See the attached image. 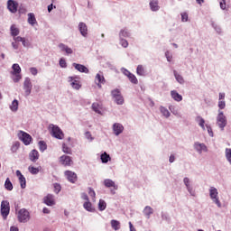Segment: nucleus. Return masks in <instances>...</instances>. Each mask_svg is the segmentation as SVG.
Segmentation results:
<instances>
[{"instance_id": "nucleus-45", "label": "nucleus", "mask_w": 231, "mask_h": 231, "mask_svg": "<svg viewBox=\"0 0 231 231\" xmlns=\"http://www.w3.org/2000/svg\"><path fill=\"white\" fill-rule=\"evenodd\" d=\"M197 120H199V125H200L202 129H205V119L201 116H198Z\"/></svg>"}, {"instance_id": "nucleus-14", "label": "nucleus", "mask_w": 231, "mask_h": 231, "mask_svg": "<svg viewBox=\"0 0 231 231\" xmlns=\"http://www.w3.org/2000/svg\"><path fill=\"white\" fill-rule=\"evenodd\" d=\"M96 84L98 86V88H102V84H106V79L104 78V75L100 73L96 75Z\"/></svg>"}, {"instance_id": "nucleus-20", "label": "nucleus", "mask_w": 231, "mask_h": 231, "mask_svg": "<svg viewBox=\"0 0 231 231\" xmlns=\"http://www.w3.org/2000/svg\"><path fill=\"white\" fill-rule=\"evenodd\" d=\"M28 23L31 24V26H35L37 24V19L35 18V14L33 13H29L28 14Z\"/></svg>"}, {"instance_id": "nucleus-26", "label": "nucleus", "mask_w": 231, "mask_h": 231, "mask_svg": "<svg viewBox=\"0 0 231 231\" xmlns=\"http://www.w3.org/2000/svg\"><path fill=\"white\" fill-rule=\"evenodd\" d=\"M136 73L139 77H145V68L143 65H138L136 69Z\"/></svg>"}, {"instance_id": "nucleus-46", "label": "nucleus", "mask_w": 231, "mask_h": 231, "mask_svg": "<svg viewBox=\"0 0 231 231\" xmlns=\"http://www.w3.org/2000/svg\"><path fill=\"white\" fill-rule=\"evenodd\" d=\"M92 109L95 113L100 114V106L97 103L92 104Z\"/></svg>"}, {"instance_id": "nucleus-61", "label": "nucleus", "mask_w": 231, "mask_h": 231, "mask_svg": "<svg viewBox=\"0 0 231 231\" xmlns=\"http://www.w3.org/2000/svg\"><path fill=\"white\" fill-rule=\"evenodd\" d=\"M12 46L14 50H19V43H17V42H12Z\"/></svg>"}, {"instance_id": "nucleus-44", "label": "nucleus", "mask_w": 231, "mask_h": 231, "mask_svg": "<svg viewBox=\"0 0 231 231\" xmlns=\"http://www.w3.org/2000/svg\"><path fill=\"white\" fill-rule=\"evenodd\" d=\"M226 158L227 162H229V163L231 165V149L230 148H226Z\"/></svg>"}, {"instance_id": "nucleus-13", "label": "nucleus", "mask_w": 231, "mask_h": 231, "mask_svg": "<svg viewBox=\"0 0 231 231\" xmlns=\"http://www.w3.org/2000/svg\"><path fill=\"white\" fill-rule=\"evenodd\" d=\"M73 67L79 71V73H89V69L82 64L73 63Z\"/></svg>"}, {"instance_id": "nucleus-57", "label": "nucleus", "mask_w": 231, "mask_h": 231, "mask_svg": "<svg viewBox=\"0 0 231 231\" xmlns=\"http://www.w3.org/2000/svg\"><path fill=\"white\" fill-rule=\"evenodd\" d=\"M81 199L85 201H89V197H88V194L86 193H81Z\"/></svg>"}, {"instance_id": "nucleus-1", "label": "nucleus", "mask_w": 231, "mask_h": 231, "mask_svg": "<svg viewBox=\"0 0 231 231\" xmlns=\"http://www.w3.org/2000/svg\"><path fill=\"white\" fill-rule=\"evenodd\" d=\"M50 129H51V134L54 138H57V140H64V132L55 125H50Z\"/></svg>"}, {"instance_id": "nucleus-21", "label": "nucleus", "mask_w": 231, "mask_h": 231, "mask_svg": "<svg viewBox=\"0 0 231 231\" xmlns=\"http://www.w3.org/2000/svg\"><path fill=\"white\" fill-rule=\"evenodd\" d=\"M143 214L146 216L147 219H151L152 214H154V209L151 206H146L143 209Z\"/></svg>"}, {"instance_id": "nucleus-17", "label": "nucleus", "mask_w": 231, "mask_h": 231, "mask_svg": "<svg viewBox=\"0 0 231 231\" xmlns=\"http://www.w3.org/2000/svg\"><path fill=\"white\" fill-rule=\"evenodd\" d=\"M194 148H195L196 151H198V152H199V153L203 152V151H204L205 152H207V151H208L207 145H205V143H195Z\"/></svg>"}, {"instance_id": "nucleus-51", "label": "nucleus", "mask_w": 231, "mask_h": 231, "mask_svg": "<svg viewBox=\"0 0 231 231\" xmlns=\"http://www.w3.org/2000/svg\"><path fill=\"white\" fill-rule=\"evenodd\" d=\"M60 68H67L68 67V64L66 63V60H64V58H61L60 60Z\"/></svg>"}, {"instance_id": "nucleus-22", "label": "nucleus", "mask_w": 231, "mask_h": 231, "mask_svg": "<svg viewBox=\"0 0 231 231\" xmlns=\"http://www.w3.org/2000/svg\"><path fill=\"white\" fill-rule=\"evenodd\" d=\"M150 8L152 12H158L160 10V5H158V0L150 1Z\"/></svg>"}, {"instance_id": "nucleus-16", "label": "nucleus", "mask_w": 231, "mask_h": 231, "mask_svg": "<svg viewBox=\"0 0 231 231\" xmlns=\"http://www.w3.org/2000/svg\"><path fill=\"white\" fill-rule=\"evenodd\" d=\"M69 82L70 83V86L73 88V89H80V88H82V85H80V81L79 80H74L73 81V77H69Z\"/></svg>"}, {"instance_id": "nucleus-3", "label": "nucleus", "mask_w": 231, "mask_h": 231, "mask_svg": "<svg viewBox=\"0 0 231 231\" xmlns=\"http://www.w3.org/2000/svg\"><path fill=\"white\" fill-rule=\"evenodd\" d=\"M217 124L222 131L226 127V116H225V114L221 110L218 111V115L217 116Z\"/></svg>"}, {"instance_id": "nucleus-32", "label": "nucleus", "mask_w": 231, "mask_h": 231, "mask_svg": "<svg viewBox=\"0 0 231 231\" xmlns=\"http://www.w3.org/2000/svg\"><path fill=\"white\" fill-rule=\"evenodd\" d=\"M11 111H17L19 109V101L17 99H14L11 106H10Z\"/></svg>"}, {"instance_id": "nucleus-31", "label": "nucleus", "mask_w": 231, "mask_h": 231, "mask_svg": "<svg viewBox=\"0 0 231 231\" xmlns=\"http://www.w3.org/2000/svg\"><path fill=\"white\" fill-rule=\"evenodd\" d=\"M19 182L22 189H26V178L23 174L19 175Z\"/></svg>"}, {"instance_id": "nucleus-7", "label": "nucleus", "mask_w": 231, "mask_h": 231, "mask_svg": "<svg viewBox=\"0 0 231 231\" xmlns=\"http://www.w3.org/2000/svg\"><path fill=\"white\" fill-rule=\"evenodd\" d=\"M104 185L107 189L113 187L114 189H111V194H116V190H118V185L115 183L112 180L106 179L104 180Z\"/></svg>"}, {"instance_id": "nucleus-33", "label": "nucleus", "mask_w": 231, "mask_h": 231, "mask_svg": "<svg viewBox=\"0 0 231 231\" xmlns=\"http://www.w3.org/2000/svg\"><path fill=\"white\" fill-rule=\"evenodd\" d=\"M5 187L6 190H13L14 189V185L12 184V181H10V179H6Z\"/></svg>"}, {"instance_id": "nucleus-25", "label": "nucleus", "mask_w": 231, "mask_h": 231, "mask_svg": "<svg viewBox=\"0 0 231 231\" xmlns=\"http://www.w3.org/2000/svg\"><path fill=\"white\" fill-rule=\"evenodd\" d=\"M100 159L102 163H107V162H111V156L106 152L101 154Z\"/></svg>"}, {"instance_id": "nucleus-6", "label": "nucleus", "mask_w": 231, "mask_h": 231, "mask_svg": "<svg viewBox=\"0 0 231 231\" xmlns=\"http://www.w3.org/2000/svg\"><path fill=\"white\" fill-rule=\"evenodd\" d=\"M18 138L24 143L25 145H30L32 143V135L26 132L20 131L18 133Z\"/></svg>"}, {"instance_id": "nucleus-42", "label": "nucleus", "mask_w": 231, "mask_h": 231, "mask_svg": "<svg viewBox=\"0 0 231 231\" xmlns=\"http://www.w3.org/2000/svg\"><path fill=\"white\" fill-rule=\"evenodd\" d=\"M161 113L165 116L166 118H169L171 116V112L165 107H161Z\"/></svg>"}, {"instance_id": "nucleus-30", "label": "nucleus", "mask_w": 231, "mask_h": 231, "mask_svg": "<svg viewBox=\"0 0 231 231\" xmlns=\"http://www.w3.org/2000/svg\"><path fill=\"white\" fill-rule=\"evenodd\" d=\"M10 30L12 37H17L19 35V29L15 27V24L11 25Z\"/></svg>"}, {"instance_id": "nucleus-11", "label": "nucleus", "mask_w": 231, "mask_h": 231, "mask_svg": "<svg viewBox=\"0 0 231 231\" xmlns=\"http://www.w3.org/2000/svg\"><path fill=\"white\" fill-rule=\"evenodd\" d=\"M43 203H45V205L48 207H53V205H55V197L51 194H48L46 197H44Z\"/></svg>"}, {"instance_id": "nucleus-62", "label": "nucleus", "mask_w": 231, "mask_h": 231, "mask_svg": "<svg viewBox=\"0 0 231 231\" xmlns=\"http://www.w3.org/2000/svg\"><path fill=\"white\" fill-rule=\"evenodd\" d=\"M175 160H176V157L174 156V154H171L170 156L169 162H170V163H174Z\"/></svg>"}, {"instance_id": "nucleus-47", "label": "nucleus", "mask_w": 231, "mask_h": 231, "mask_svg": "<svg viewBox=\"0 0 231 231\" xmlns=\"http://www.w3.org/2000/svg\"><path fill=\"white\" fill-rule=\"evenodd\" d=\"M88 196H90V198H92V199L95 200L97 193H95V190H93V189L88 188Z\"/></svg>"}, {"instance_id": "nucleus-27", "label": "nucleus", "mask_w": 231, "mask_h": 231, "mask_svg": "<svg viewBox=\"0 0 231 231\" xmlns=\"http://www.w3.org/2000/svg\"><path fill=\"white\" fill-rule=\"evenodd\" d=\"M12 68H13L12 75L21 74V66H19V64L17 63L13 64Z\"/></svg>"}, {"instance_id": "nucleus-54", "label": "nucleus", "mask_w": 231, "mask_h": 231, "mask_svg": "<svg viewBox=\"0 0 231 231\" xmlns=\"http://www.w3.org/2000/svg\"><path fill=\"white\" fill-rule=\"evenodd\" d=\"M15 76V78H14V82H19V80H21V79H23V77H21V74H13Z\"/></svg>"}, {"instance_id": "nucleus-55", "label": "nucleus", "mask_w": 231, "mask_h": 231, "mask_svg": "<svg viewBox=\"0 0 231 231\" xmlns=\"http://www.w3.org/2000/svg\"><path fill=\"white\" fill-rule=\"evenodd\" d=\"M67 47H68V45H66L64 43H60L59 44V48L61 50V51H66Z\"/></svg>"}, {"instance_id": "nucleus-58", "label": "nucleus", "mask_w": 231, "mask_h": 231, "mask_svg": "<svg viewBox=\"0 0 231 231\" xmlns=\"http://www.w3.org/2000/svg\"><path fill=\"white\" fill-rule=\"evenodd\" d=\"M65 52L67 53V55H71V53H73V50L67 46L65 49Z\"/></svg>"}, {"instance_id": "nucleus-63", "label": "nucleus", "mask_w": 231, "mask_h": 231, "mask_svg": "<svg viewBox=\"0 0 231 231\" xmlns=\"http://www.w3.org/2000/svg\"><path fill=\"white\" fill-rule=\"evenodd\" d=\"M208 127V132L209 136H214V132H212V128L210 126H207Z\"/></svg>"}, {"instance_id": "nucleus-10", "label": "nucleus", "mask_w": 231, "mask_h": 231, "mask_svg": "<svg viewBox=\"0 0 231 231\" xmlns=\"http://www.w3.org/2000/svg\"><path fill=\"white\" fill-rule=\"evenodd\" d=\"M18 6H19V4H17V2L14 1V0L7 1V8H8L9 12H11L12 14L17 13Z\"/></svg>"}, {"instance_id": "nucleus-15", "label": "nucleus", "mask_w": 231, "mask_h": 231, "mask_svg": "<svg viewBox=\"0 0 231 231\" xmlns=\"http://www.w3.org/2000/svg\"><path fill=\"white\" fill-rule=\"evenodd\" d=\"M79 30L83 37H87L88 35V25L85 23H79Z\"/></svg>"}, {"instance_id": "nucleus-52", "label": "nucleus", "mask_w": 231, "mask_h": 231, "mask_svg": "<svg viewBox=\"0 0 231 231\" xmlns=\"http://www.w3.org/2000/svg\"><path fill=\"white\" fill-rule=\"evenodd\" d=\"M220 8H221V10H226V0H221Z\"/></svg>"}, {"instance_id": "nucleus-36", "label": "nucleus", "mask_w": 231, "mask_h": 231, "mask_svg": "<svg viewBox=\"0 0 231 231\" xmlns=\"http://www.w3.org/2000/svg\"><path fill=\"white\" fill-rule=\"evenodd\" d=\"M39 148L42 152H44V151H46V149H48V146L46 145V143L44 141H40Z\"/></svg>"}, {"instance_id": "nucleus-60", "label": "nucleus", "mask_w": 231, "mask_h": 231, "mask_svg": "<svg viewBox=\"0 0 231 231\" xmlns=\"http://www.w3.org/2000/svg\"><path fill=\"white\" fill-rule=\"evenodd\" d=\"M24 38L21 37V36H18V37H15L14 38V40L16 42H23V40Z\"/></svg>"}, {"instance_id": "nucleus-40", "label": "nucleus", "mask_w": 231, "mask_h": 231, "mask_svg": "<svg viewBox=\"0 0 231 231\" xmlns=\"http://www.w3.org/2000/svg\"><path fill=\"white\" fill-rule=\"evenodd\" d=\"M129 36H130V34H129L127 29H122L119 32L120 39H122V37H129Z\"/></svg>"}, {"instance_id": "nucleus-18", "label": "nucleus", "mask_w": 231, "mask_h": 231, "mask_svg": "<svg viewBox=\"0 0 231 231\" xmlns=\"http://www.w3.org/2000/svg\"><path fill=\"white\" fill-rule=\"evenodd\" d=\"M171 98L175 100V102H181V100H183V97L180 95V93H178V91L176 90H171Z\"/></svg>"}, {"instance_id": "nucleus-43", "label": "nucleus", "mask_w": 231, "mask_h": 231, "mask_svg": "<svg viewBox=\"0 0 231 231\" xmlns=\"http://www.w3.org/2000/svg\"><path fill=\"white\" fill-rule=\"evenodd\" d=\"M111 95H112L113 98H116V97L121 96L122 93L120 92V89L116 88V89L111 91Z\"/></svg>"}, {"instance_id": "nucleus-29", "label": "nucleus", "mask_w": 231, "mask_h": 231, "mask_svg": "<svg viewBox=\"0 0 231 231\" xmlns=\"http://www.w3.org/2000/svg\"><path fill=\"white\" fill-rule=\"evenodd\" d=\"M110 225L114 230H120V221L113 219Z\"/></svg>"}, {"instance_id": "nucleus-49", "label": "nucleus", "mask_w": 231, "mask_h": 231, "mask_svg": "<svg viewBox=\"0 0 231 231\" xmlns=\"http://www.w3.org/2000/svg\"><path fill=\"white\" fill-rule=\"evenodd\" d=\"M120 44L121 46H123V48H127V46H129V42H127V40L122 38L120 40Z\"/></svg>"}, {"instance_id": "nucleus-4", "label": "nucleus", "mask_w": 231, "mask_h": 231, "mask_svg": "<svg viewBox=\"0 0 231 231\" xmlns=\"http://www.w3.org/2000/svg\"><path fill=\"white\" fill-rule=\"evenodd\" d=\"M9 214H10V202H8V200H3L1 202V215L3 218L6 219Z\"/></svg>"}, {"instance_id": "nucleus-38", "label": "nucleus", "mask_w": 231, "mask_h": 231, "mask_svg": "<svg viewBox=\"0 0 231 231\" xmlns=\"http://www.w3.org/2000/svg\"><path fill=\"white\" fill-rule=\"evenodd\" d=\"M184 183H185L189 192L191 194V196H194V193H192V189H190V186H189L190 180H189V178H184Z\"/></svg>"}, {"instance_id": "nucleus-23", "label": "nucleus", "mask_w": 231, "mask_h": 231, "mask_svg": "<svg viewBox=\"0 0 231 231\" xmlns=\"http://www.w3.org/2000/svg\"><path fill=\"white\" fill-rule=\"evenodd\" d=\"M173 75H174L177 82H179V84H185V79H183V76L180 75L178 73V71L173 70Z\"/></svg>"}, {"instance_id": "nucleus-48", "label": "nucleus", "mask_w": 231, "mask_h": 231, "mask_svg": "<svg viewBox=\"0 0 231 231\" xmlns=\"http://www.w3.org/2000/svg\"><path fill=\"white\" fill-rule=\"evenodd\" d=\"M60 190H61L60 184L55 183V184H54V192H55L56 194H59V192H60Z\"/></svg>"}, {"instance_id": "nucleus-53", "label": "nucleus", "mask_w": 231, "mask_h": 231, "mask_svg": "<svg viewBox=\"0 0 231 231\" xmlns=\"http://www.w3.org/2000/svg\"><path fill=\"white\" fill-rule=\"evenodd\" d=\"M226 106V104L225 103V101H218V107L219 109H225V107Z\"/></svg>"}, {"instance_id": "nucleus-12", "label": "nucleus", "mask_w": 231, "mask_h": 231, "mask_svg": "<svg viewBox=\"0 0 231 231\" xmlns=\"http://www.w3.org/2000/svg\"><path fill=\"white\" fill-rule=\"evenodd\" d=\"M113 131L115 135L118 136V134H122V133H124V125L120 123H116L113 125Z\"/></svg>"}, {"instance_id": "nucleus-37", "label": "nucleus", "mask_w": 231, "mask_h": 231, "mask_svg": "<svg viewBox=\"0 0 231 231\" xmlns=\"http://www.w3.org/2000/svg\"><path fill=\"white\" fill-rule=\"evenodd\" d=\"M128 79L132 84H138V79L134 74H129Z\"/></svg>"}, {"instance_id": "nucleus-28", "label": "nucleus", "mask_w": 231, "mask_h": 231, "mask_svg": "<svg viewBox=\"0 0 231 231\" xmlns=\"http://www.w3.org/2000/svg\"><path fill=\"white\" fill-rule=\"evenodd\" d=\"M41 171H42V168L41 166L35 168L33 166H30L29 167V172H31V174H39V172H41Z\"/></svg>"}, {"instance_id": "nucleus-8", "label": "nucleus", "mask_w": 231, "mask_h": 231, "mask_svg": "<svg viewBox=\"0 0 231 231\" xmlns=\"http://www.w3.org/2000/svg\"><path fill=\"white\" fill-rule=\"evenodd\" d=\"M60 163L65 167L73 165V160L68 155H62L60 157Z\"/></svg>"}, {"instance_id": "nucleus-39", "label": "nucleus", "mask_w": 231, "mask_h": 231, "mask_svg": "<svg viewBox=\"0 0 231 231\" xmlns=\"http://www.w3.org/2000/svg\"><path fill=\"white\" fill-rule=\"evenodd\" d=\"M106 207H107V204L103 199H100L98 203L99 210L102 212L105 208H106Z\"/></svg>"}, {"instance_id": "nucleus-64", "label": "nucleus", "mask_w": 231, "mask_h": 231, "mask_svg": "<svg viewBox=\"0 0 231 231\" xmlns=\"http://www.w3.org/2000/svg\"><path fill=\"white\" fill-rule=\"evenodd\" d=\"M130 231H136V228L133 226V223L129 222Z\"/></svg>"}, {"instance_id": "nucleus-56", "label": "nucleus", "mask_w": 231, "mask_h": 231, "mask_svg": "<svg viewBox=\"0 0 231 231\" xmlns=\"http://www.w3.org/2000/svg\"><path fill=\"white\" fill-rule=\"evenodd\" d=\"M23 46H24V48H28L30 46V43L28 42V41H26V38H23V40L22 41Z\"/></svg>"}, {"instance_id": "nucleus-5", "label": "nucleus", "mask_w": 231, "mask_h": 231, "mask_svg": "<svg viewBox=\"0 0 231 231\" xmlns=\"http://www.w3.org/2000/svg\"><path fill=\"white\" fill-rule=\"evenodd\" d=\"M18 220L20 223H26L30 221V212L25 208L20 209L18 211Z\"/></svg>"}, {"instance_id": "nucleus-41", "label": "nucleus", "mask_w": 231, "mask_h": 231, "mask_svg": "<svg viewBox=\"0 0 231 231\" xmlns=\"http://www.w3.org/2000/svg\"><path fill=\"white\" fill-rule=\"evenodd\" d=\"M62 151L65 154H71V148H69L66 143L62 144Z\"/></svg>"}, {"instance_id": "nucleus-19", "label": "nucleus", "mask_w": 231, "mask_h": 231, "mask_svg": "<svg viewBox=\"0 0 231 231\" xmlns=\"http://www.w3.org/2000/svg\"><path fill=\"white\" fill-rule=\"evenodd\" d=\"M39 152L37 150H32L31 151V152L29 153V160H31V162H37V160H39Z\"/></svg>"}, {"instance_id": "nucleus-34", "label": "nucleus", "mask_w": 231, "mask_h": 231, "mask_svg": "<svg viewBox=\"0 0 231 231\" xmlns=\"http://www.w3.org/2000/svg\"><path fill=\"white\" fill-rule=\"evenodd\" d=\"M67 180L70 183H75L77 181V174H67Z\"/></svg>"}, {"instance_id": "nucleus-59", "label": "nucleus", "mask_w": 231, "mask_h": 231, "mask_svg": "<svg viewBox=\"0 0 231 231\" xmlns=\"http://www.w3.org/2000/svg\"><path fill=\"white\" fill-rule=\"evenodd\" d=\"M30 72L32 73V75H37L38 70H37L36 68L32 67V68L30 69Z\"/></svg>"}, {"instance_id": "nucleus-9", "label": "nucleus", "mask_w": 231, "mask_h": 231, "mask_svg": "<svg viewBox=\"0 0 231 231\" xmlns=\"http://www.w3.org/2000/svg\"><path fill=\"white\" fill-rule=\"evenodd\" d=\"M32 80H30L29 78H26L23 82V89L25 91V96L29 97V95L32 93Z\"/></svg>"}, {"instance_id": "nucleus-24", "label": "nucleus", "mask_w": 231, "mask_h": 231, "mask_svg": "<svg viewBox=\"0 0 231 231\" xmlns=\"http://www.w3.org/2000/svg\"><path fill=\"white\" fill-rule=\"evenodd\" d=\"M83 207L86 210H88V212H95V208H93V204H91L89 200L86 201L83 204Z\"/></svg>"}, {"instance_id": "nucleus-2", "label": "nucleus", "mask_w": 231, "mask_h": 231, "mask_svg": "<svg viewBox=\"0 0 231 231\" xmlns=\"http://www.w3.org/2000/svg\"><path fill=\"white\" fill-rule=\"evenodd\" d=\"M209 196L213 203L217 204L218 208H221V201H219V197H217L218 196L217 189H216L215 187H210Z\"/></svg>"}, {"instance_id": "nucleus-35", "label": "nucleus", "mask_w": 231, "mask_h": 231, "mask_svg": "<svg viewBox=\"0 0 231 231\" xmlns=\"http://www.w3.org/2000/svg\"><path fill=\"white\" fill-rule=\"evenodd\" d=\"M114 99L118 106H122V104H124V97L122 96V94L114 97Z\"/></svg>"}, {"instance_id": "nucleus-50", "label": "nucleus", "mask_w": 231, "mask_h": 231, "mask_svg": "<svg viewBox=\"0 0 231 231\" xmlns=\"http://www.w3.org/2000/svg\"><path fill=\"white\" fill-rule=\"evenodd\" d=\"M181 21L182 23H187V21H189V14H187V13L181 14Z\"/></svg>"}]
</instances>
